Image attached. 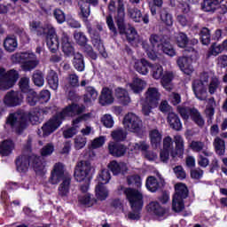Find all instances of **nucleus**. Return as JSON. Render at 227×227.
<instances>
[{
    "mask_svg": "<svg viewBox=\"0 0 227 227\" xmlns=\"http://www.w3.org/2000/svg\"><path fill=\"white\" fill-rule=\"evenodd\" d=\"M29 121L32 125L40 123V113H26L24 111L15 112L7 117L6 125L12 128L14 132H17V134H21V132L27 127Z\"/></svg>",
    "mask_w": 227,
    "mask_h": 227,
    "instance_id": "nucleus-1",
    "label": "nucleus"
},
{
    "mask_svg": "<svg viewBox=\"0 0 227 227\" xmlns=\"http://www.w3.org/2000/svg\"><path fill=\"white\" fill-rule=\"evenodd\" d=\"M86 107L82 105L73 104L69 106L66 107L60 113H59L56 116L50 119L43 127V136H50L52 134L54 130H56L61 125L63 120L68 116H75L77 114H81L84 113Z\"/></svg>",
    "mask_w": 227,
    "mask_h": 227,
    "instance_id": "nucleus-2",
    "label": "nucleus"
},
{
    "mask_svg": "<svg viewBox=\"0 0 227 227\" xmlns=\"http://www.w3.org/2000/svg\"><path fill=\"white\" fill-rule=\"evenodd\" d=\"M62 180V182H61ZM50 184L51 185H56L60 183L59 185L58 191L59 194L65 198L70 194V187L72 185V176L68 174H65V166L63 163L59 162L53 166V169L51 173V176L49 178Z\"/></svg>",
    "mask_w": 227,
    "mask_h": 227,
    "instance_id": "nucleus-3",
    "label": "nucleus"
},
{
    "mask_svg": "<svg viewBox=\"0 0 227 227\" xmlns=\"http://www.w3.org/2000/svg\"><path fill=\"white\" fill-rule=\"evenodd\" d=\"M90 4H92V6H97L98 4V0H97V4H93L90 3V1L87 0L85 2L84 0H80L79 6H80V17L84 22L88 33L90 35V38L92 40V43L94 47H96L98 50L102 52L104 51V44L102 43V41L100 40V35H98L93 28L91 27V23H90V20L88 18L90 15H91V10L90 9Z\"/></svg>",
    "mask_w": 227,
    "mask_h": 227,
    "instance_id": "nucleus-4",
    "label": "nucleus"
},
{
    "mask_svg": "<svg viewBox=\"0 0 227 227\" xmlns=\"http://www.w3.org/2000/svg\"><path fill=\"white\" fill-rule=\"evenodd\" d=\"M17 171L19 173H27L29 166L33 168L37 176H43L47 173L45 163L40 160V157L32 155L29 158L27 156H20L16 160Z\"/></svg>",
    "mask_w": 227,
    "mask_h": 227,
    "instance_id": "nucleus-5",
    "label": "nucleus"
},
{
    "mask_svg": "<svg viewBox=\"0 0 227 227\" xmlns=\"http://www.w3.org/2000/svg\"><path fill=\"white\" fill-rule=\"evenodd\" d=\"M93 171H95V169L88 160H82L77 164L74 171V178L76 182H83V184L80 185L82 192H88L90 189V175H91Z\"/></svg>",
    "mask_w": 227,
    "mask_h": 227,
    "instance_id": "nucleus-6",
    "label": "nucleus"
},
{
    "mask_svg": "<svg viewBox=\"0 0 227 227\" xmlns=\"http://www.w3.org/2000/svg\"><path fill=\"white\" fill-rule=\"evenodd\" d=\"M124 193L129 202L131 210H133V212L128 215L129 219L132 221L139 220V210L143 208V193L132 188H126Z\"/></svg>",
    "mask_w": 227,
    "mask_h": 227,
    "instance_id": "nucleus-7",
    "label": "nucleus"
},
{
    "mask_svg": "<svg viewBox=\"0 0 227 227\" xmlns=\"http://www.w3.org/2000/svg\"><path fill=\"white\" fill-rule=\"evenodd\" d=\"M11 59L12 63H21V68L24 72H31L40 64L36 55L31 51L15 53L12 55Z\"/></svg>",
    "mask_w": 227,
    "mask_h": 227,
    "instance_id": "nucleus-8",
    "label": "nucleus"
},
{
    "mask_svg": "<svg viewBox=\"0 0 227 227\" xmlns=\"http://www.w3.org/2000/svg\"><path fill=\"white\" fill-rule=\"evenodd\" d=\"M145 101L142 104V113L145 116H150L153 109H155L160 102V92L155 87H149L145 93Z\"/></svg>",
    "mask_w": 227,
    "mask_h": 227,
    "instance_id": "nucleus-9",
    "label": "nucleus"
},
{
    "mask_svg": "<svg viewBox=\"0 0 227 227\" xmlns=\"http://www.w3.org/2000/svg\"><path fill=\"white\" fill-rule=\"evenodd\" d=\"M215 74L213 73H203L200 75V81L195 80L192 84L194 95L198 100H207V97H208V92H207V88H205V82H208L215 77Z\"/></svg>",
    "mask_w": 227,
    "mask_h": 227,
    "instance_id": "nucleus-10",
    "label": "nucleus"
},
{
    "mask_svg": "<svg viewBox=\"0 0 227 227\" xmlns=\"http://www.w3.org/2000/svg\"><path fill=\"white\" fill-rule=\"evenodd\" d=\"M149 40L153 45V49H155V51H161V52H164L167 56H170V58L176 56V51L170 45L169 42L164 40V37L158 35H152Z\"/></svg>",
    "mask_w": 227,
    "mask_h": 227,
    "instance_id": "nucleus-11",
    "label": "nucleus"
},
{
    "mask_svg": "<svg viewBox=\"0 0 227 227\" xmlns=\"http://www.w3.org/2000/svg\"><path fill=\"white\" fill-rule=\"evenodd\" d=\"M19 81V72L15 69H11L6 72L3 67H0V90H10L15 86V82Z\"/></svg>",
    "mask_w": 227,
    "mask_h": 227,
    "instance_id": "nucleus-12",
    "label": "nucleus"
},
{
    "mask_svg": "<svg viewBox=\"0 0 227 227\" xmlns=\"http://www.w3.org/2000/svg\"><path fill=\"white\" fill-rule=\"evenodd\" d=\"M125 130L137 134L143 130V120L134 113H128L122 121Z\"/></svg>",
    "mask_w": 227,
    "mask_h": 227,
    "instance_id": "nucleus-13",
    "label": "nucleus"
},
{
    "mask_svg": "<svg viewBox=\"0 0 227 227\" xmlns=\"http://www.w3.org/2000/svg\"><path fill=\"white\" fill-rule=\"evenodd\" d=\"M169 155L175 159L178 155V152L175 149L173 138L167 137L163 139V149L160 153L161 162H168L169 160Z\"/></svg>",
    "mask_w": 227,
    "mask_h": 227,
    "instance_id": "nucleus-14",
    "label": "nucleus"
},
{
    "mask_svg": "<svg viewBox=\"0 0 227 227\" xmlns=\"http://www.w3.org/2000/svg\"><path fill=\"white\" fill-rule=\"evenodd\" d=\"M53 27L50 23L42 24L40 21H32L29 24L31 33H35L37 36H46Z\"/></svg>",
    "mask_w": 227,
    "mask_h": 227,
    "instance_id": "nucleus-15",
    "label": "nucleus"
},
{
    "mask_svg": "<svg viewBox=\"0 0 227 227\" xmlns=\"http://www.w3.org/2000/svg\"><path fill=\"white\" fill-rule=\"evenodd\" d=\"M23 101L24 96L22 93L14 90L7 92L4 98V103L9 107H17V106H20Z\"/></svg>",
    "mask_w": 227,
    "mask_h": 227,
    "instance_id": "nucleus-16",
    "label": "nucleus"
},
{
    "mask_svg": "<svg viewBox=\"0 0 227 227\" xmlns=\"http://www.w3.org/2000/svg\"><path fill=\"white\" fill-rule=\"evenodd\" d=\"M117 12V26L121 35L127 34V28L125 27V2L119 0Z\"/></svg>",
    "mask_w": 227,
    "mask_h": 227,
    "instance_id": "nucleus-17",
    "label": "nucleus"
},
{
    "mask_svg": "<svg viewBox=\"0 0 227 227\" xmlns=\"http://www.w3.org/2000/svg\"><path fill=\"white\" fill-rule=\"evenodd\" d=\"M177 67H179L181 72L186 75H191L194 72V67H192V59L188 57H179L177 59Z\"/></svg>",
    "mask_w": 227,
    "mask_h": 227,
    "instance_id": "nucleus-18",
    "label": "nucleus"
},
{
    "mask_svg": "<svg viewBox=\"0 0 227 227\" xmlns=\"http://www.w3.org/2000/svg\"><path fill=\"white\" fill-rule=\"evenodd\" d=\"M108 152L113 157H123L127 153V146L118 142L110 141L108 143Z\"/></svg>",
    "mask_w": 227,
    "mask_h": 227,
    "instance_id": "nucleus-19",
    "label": "nucleus"
},
{
    "mask_svg": "<svg viewBox=\"0 0 227 227\" xmlns=\"http://www.w3.org/2000/svg\"><path fill=\"white\" fill-rule=\"evenodd\" d=\"M46 41L51 52L53 54L57 52L58 49H59V40L58 39V34L56 33V28H54V27L46 35Z\"/></svg>",
    "mask_w": 227,
    "mask_h": 227,
    "instance_id": "nucleus-20",
    "label": "nucleus"
},
{
    "mask_svg": "<svg viewBox=\"0 0 227 227\" xmlns=\"http://www.w3.org/2000/svg\"><path fill=\"white\" fill-rule=\"evenodd\" d=\"M146 81L135 77L131 82L127 83V88H129L136 95L143 93L145 88H146Z\"/></svg>",
    "mask_w": 227,
    "mask_h": 227,
    "instance_id": "nucleus-21",
    "label": "nucleus"
},
{
    "mask_svg": "<svg viewBox=\"0 0 227 227\" xmlns=\"http://www.w3.org/2000/svg\"><path fill=\"white\" fill-rule=\"evenodd\" d=\"M108 168L112 171L113 175H125L129 171V166L125 162H118L113 160L108 164Z\"/></svg>",
    "mask_w": 227,
    "mask_h": 227,
    "instance_id": "nucleus-22",
    "label": "nucleus"
},
{
    "mask_svg": "<svg viewBox=\"0 0 227 227\" xmlns=\"http://www.w3.org/2000/svg\"><path fill=\"white\" fill-rule=\"evenodd\" d=\"M114 103V96H113V90L107 87L103 88L99 97V104L101 106H111Z\"/></svg>",
    "mask_w": 227,
    "mask_h": 227,
    "instance_id": "nucleus-23",
    "label": "nucleus"
},
{
    "mask_svg": "<svg viewBox=\"0 0 227 227\" xmlns=\"http://www.w3.org/2000/svg\"><path fill=\"white\" fill-rule=\"evenodd\" d=\"M134 68L141 75H146L148 74V68H152V64L146 59H135L134 60Z\"/></svg>",
    "mask_w": 227,
    "mask_h": 227,
    "instance_id": "nucleus-24",
    "label": "nucleus"
},
{
    "mask_svg": "<svg viewBox=\"0 0 227 227\" xmlns=\"http://www.w3.org/2000/svg\"><path fill=\"white\" fill-rule=\"evenodd\" d=\"M114 93L120 104H122V106H129L130 104V96H129L127 90L119 87L115 89Z\"/></svg>",
    "mask_w": 227,
    "mask_h": 227,
    "instance_id": "nucleus-25",
    "label": "nucleus"
},
{
    "mask_svg": "<svg viewBox=\"0 0 227 227\" xmlns=\"http://www.w3.org/2000/svg\"><path fill=\"white\" fill-rule=\"evenodd\" d=\"M13 150H15V144L12 140H4L0 144V155L2 157L12 155Z\"/></svg>",
    "mask_w": 227,
    "mask_h": 227,
    "instance_id": "nucleus-26",
    "label": "nucleus"
},
{
    "mask_svg": "<svg viewBox=\"0 0 227 227\" xmlns=\"http://www.w3.org/2000/svg\"><path fill=\"white\" fill-rule=\"evenodd\" d=\"M147 210L151 214H153L156 215V217H165L166 216V209L164 207H160V204L159 202L153 201L147 206Z\"/></svg>",
    "mask_w": 227,
    "mask_h": 227,
    "instance_id": "nucleus-27",
    "label": "nucleus"
},
{
    "mask_svg": "<svg viewBox=\"0 0 227 227\" xmlns=\"http://www.w3.org/2000/svg\"><path fill=\"white\" fill-rule=\"evenodd\" d=\"M162 184H164V180L162 178L159 177V179H157L155 176H149L146 180L145 185L148 191L151 192H155L159 190Z\"/></svg>",
    "mask_w": 227,
    "mask_h": 227,
    "instance_id": "nucleus-28",
    "label": "nucleus"
},
{
    "mask_svg": "<svg viewBox=\"0 0 227 227\" xmlns=\"http://www.w3.org/2000/svg\"><path fill=\"white\" fill-rule=\"evenodd\" d=\"M4 47L7 52H15L17 48L19 47V42L17 41V37L15 35H8L4 40Z\"/></svg>",
    "mask_w": 227,
    "mask_h": 227,
    "instance_id": "nucleus-29",
    "label": "nucleus"
},
{
    "mask_svg": "<svg viewBox=\"0 0 227 227\" xmlns=\"http://www.w3.org/2000/svg\"><path fill=\"white\" fill-rule=\"evenodd\" d=\"M98 97V92L94 87L89 86L86 88V93L83 96V102L87 105L93 104L97 98Z\"/></svg>",
    "mask_w": 227,
    "mask_h": 227,
    "instance_id": "nucleus-30",
    "label": "nucleus"
},
{
    "mask_svg": "<svg viewBox=\"0 0 227 227\" xmlns=\"http://www.w3.org/2000/svg\"><path fill=\"white\" fill-rule=\"evenodd\" d=\"M46 80L51 90H58L59 86V78L58 77V73H56V71L50 70L47 74Z\"/></svg>",
    "mask_w": 227,
    "mask_h": 227,
    "instance_id": "nucleus-31",
    "label": "nucleus"
},
{
    "mask_svg": "<svg viewBox=\"0 0 227 227\" xmlns=\"http://www.w3.org/2000/svg\"><path fill=\"white\" fill-rule=\"evenodd\" d=\"M175 79V74L171 71H166L161 76V84L167 91H171L173 90V85H171V81Z\"/></svg>",
    "mask_w": 227,
    "mask_h": 227,
    "instance_id": "nucleus-32",
    "label": "nucleus"
},
{
    "mask_svg": "<svg viewBox=\"0 0 227 227\" xmlns=\"http://www.w3.org/2000/svg\"><path fill=\"white\" fill-rule=\"evenodd\" d=\"M168 122L169 123L171 129L174 130H182V122L180 121V118L176 114L173 112L168 113Z\"/></svg>",
    "mask_w": 227,
    "mask_h": 227,
    "instance_id": "nucleus-33",
    "label": "nucleus"
},
{
    "mask_svg": "<svg viewBox=\"0 0 227 227\" xmlns=\"http://www.w3.org/2000/svg\"><path fill=\"white\" fill-rule=\"evenodd\" d=\"M213 146L217 155H224L226 153V143L221 137H216L213 141Z\"/></svg>",
    "mask_w": 227,
    "mask_h": 227,
    "instance_id": "nucleus-34",
    "label": "nucleus"
},
{
    "mask_svg": "<svg viewBox=\"0 0 227 227\" xmlns=\"http://www.w3.org/2000/svg\"><path fill=\"white\" fill-rule=\"evenodd\" d=\"M176 193L174 195V198H179L185 200L189 194V190L187 189V186L183 183H177L175 186Z\"/></svg>",
    "mask_w": 227,
    "mask_h": 227,
    "instance_id": "nucleus-35",
    "label": "nucleus"
},
{
    "mask_svg": "<svg viewBox=\"0 0 227 227\" xmlns=\"http://www.w3.org/2000/svg\"><path fill=\"white\" fill-rule=\"evenodd\" d=\"M190 146L193 152H197L198 153L202 152L206 157H210V155H212V153L205 150V143L201 141H192Z\"/></svg>",
    "mask_w": 227,
    "mask_h": 227,
    "instance_id": "nucleus-36",
    "label": "nucleus"
},
{
    "mask_svg": "<svg viewBox=\"0 0 227 227\" xmlns=\"http://www.w3.org/2000/svg\"><path fill=\"white\" fill-rule=\"evenodd\" d=\"M219 86H221V81H219V77H217L216 75L212 76L207 85L208 93L210 95H215V93H217Z\"/></svg>",
    "mask_w": 227,
    "mask_h": 227,
    "instance_id": "nucleus-37",
    "label": "nucleus"
},
{
    "mask_svg": "<svg viewBox=\"0 0 227 227\" xmlns=\"http://www.w3.org/2000/svg\"><path fill=\"white\" fill-rule=\"evenodd\" d=\"M160 19L166 26H173V16L169 13V11L166 8H162L160 11Z\"/></svg>",
    "mask_w": 227,
    "mask_h": 227,
    "instance_id": "nucleus-38",
    "label": "nucleus"
},
{
    "mask_svg": "<svg viewBox=\"0 0 227 227\" xmlns=\"http://www.w3.org/2000/svg\"><path fill=\"white\" fill-rule=\"evenodd\" d=\"M78 201L85 207H93V205L97 203V200H95V198H93V195L90 193L80 195L78 197Z\"/></svg>",
    "mask_w": 227,
    "mask_h": 227,
    "instance_id": "nucleus-39",
    "label": "nucleus"
},
{
    "mask_svg": "<svg viewBox=\"0 0 227 227\" xmlns=\"http://www.w3.org/2000/svg\"><path fill=\"white\" fill-rule=\"evenodd\" d=\"M96 198L100 200V201H104L109 196V191L104 184H98L95 189Z\"/></svg>",
    "mask_w": 227,
    "mask_h": 227,
    "instance_id": "nucleus-40",
    "label": "nucleus"
},
{
    "mask_svg": "<svg viewBox=\"0 0 227 227\" xmlns=\"http://www.w3.org/2000/svg\"><path fill=\"white\" fill-rule=\"evenodd\" d=\"M73 65L77 72H84V58L81 53L74 54Z\"/></svg>",
    "mask_w": 227,
    "mask_h": 227,
    "instance_id": "nucleus-41",
    "label": "nucleus"
},
{
    "mask_svg": "<svg viewBox=\"0 0 227 227\" xmlns=\"http://www.w3.org/2000/svg\"><path fill=\"white\" fill-rule=\"evenodd\" d=\"M224 0H205L202 4L203 12H214L216 6H219Z\"/></svg>",
    "mask_w": 227,
    "mask_h": 227,
    "instance_id": "nucleus-42",
    "label": "nucleus"
},
{
    "mask_svg": "<svg viewBox=\"0 0 227 227\" xmlns=\"http://www.w3.org/2000/svg\"><path fill=\"white\" fill-rule=\"evenodd\" d=\"M151 139V145L157 148L160 145V141H162V134L158 131V129H152L149 134Z\"/></svg>",
    "mask_w": 227,
    "mask_h": 227,
    "instance_id": "nucleus-43",
    "label": "nucleus"
},
{
    "mask_svg": "<svg viewBox=\"0 0 227 227\" xmlns=\"http://www.w3.org/2000/svg\"><path fill=\"white\" fill-rule=\"evenodd\" d=\"M111 137L116 143H118V141H125V139H127V131H124L121 128H118L112 131Z\"/></svg>",
    "mask_w": 227,
    "mask_h": 227,
    "instance_id": "nucleus-44",
    "label": "nucleus"
},
{
    "mask_svg": "<svg viewBox=\"0 0 227 227\" xmlns=\"http://www.w3.org/2000/svg\"><path fill=\"white\" fill-rule=\"evenodd\" d=\"M175 39L176 45L181 49H184V47L187 46V43H189V37H187V35L184 32H179L176 34Z\"/></svg>",
    "mask_w": 227,
    "mask_h": 227,
    "instance_id": "nucleus-45",
    "label": "nucleus"
},
{
    "mask_svg": "<svg viewBox=\"0 0 227 227\" xmlns=\"http://www.w3.org/2000/svg\"><path fill=\"white\" fill-rule=\"evenodd\" d=\"M174 141L176 143V152H177V155H182L184 153V137L180 135H176L174 137Z\"/></svg>",
    "mask_w": 227,
    "mask_h": 227,
    "instance_id": "nucleus-46",
    "label": "nucleus"
},
{
    "mask_svg": "<svg viewBox=\"0 0 227 227\" xmlns=\"http://www.w3.org/2000/svg\"><path fill=\"white\" fill-rule=\"evenodd\" d=\"M191 118L199 127H203L205 125V120L203 119L201 114H200L198 109L192 108Z\"/></svg>",
    "mask_w": 227,
    "mask_h": 227,
    "instance_id": "nucleus-47",
    "label": "nucleus"
},
{
    "mask_svg": "<svg viewBox=\"0 0 227 227\" xmlns=\"http://www.w3.org/2000/svg\"><path fill=\"white\" fill-rule=\"evenodd\" d=\"M152 76L153 79L159 80L161 79L162 75H164V68L160 65H152Z\"/></svg>",
    "mask_w": 227,
    "mask_h": 227,
    "instance_id": "nucleus-48",
    "label": "nucleus"
},
{
    "mask_svg": "<svg viewBox=\"0 0 227 227\" xmlns=\"http://www.w3.org/2000/svg\"><path fill=\"white\" fill-rule=\"evenodd\" d=\"M111 180V173L107 169H103L98 177L99 184L105 185V184H109Z\"/></svg>",
    "mask_w": 227,
    "mask_h": 227,
    "instance_id": "nucleus-49",
    "label": "nucleus"
},
{
    "mask_svg": "<svg viewBox=\"0 0 227 227\" xmlns=\"http://www.w3.org/2000/svg\"><path fill=\"white\" fill-rule=\"evenodd\" d=\"M33 82L35 86L42 88L45 84V80L43 79V73L41 71H35L33 74Z\"/></svg>",
    "mask_w": 227,
    "mask_h": 227,
    "instance_id": "nucleus-50",
    "label": "nucleus"
},
{
    "mask_svg": "<svg viewBox=\"0 0 227 227\" xmlns=\"http://www.w3.org/2000/svg\"><path fill=\"white\" fill-rule=\"evenodd\" d=\"M101 122L106 129H113L114 127V119L113 118V115L109 114H106L102 116Z\"/></svg>",
    "mask_w": 227,
    "mask_h": 227,
    "instance_id": "nucleus-51",
    "label": "nucleus"
},
{
    "mask_svg": "<svg viewBox=\"0 0 227 227\" xmlns=\"http://www.w3.org/2000/svg\"><path fill=\"white\" fill-rule=\"evenodd\" d=\"M128 15L134 22H139L141 20V11L137 8H128Z\"/></svg>",
    "mask_w": 227,
    "mask_h": 227,
    "instance_id": "nucleus-52",
    "label": "nucleus"
},
{
    "mask_svg": "<svg viewBox=\"0 0 227 227\" xmlns=\"http://www.w3.org/2000/svg\"><path fill=\"white\" fill-rule=\"evenodd\" d=\"M133 150L135 152H143V154L148 151L150 145L145 141H140L132 145Z\"/></svg>",
    "mask_w": 227,
    "mask_h": 227,
    "instance_id": "nucleus-53",
    "label": "nucleus"
},
{
    "mask_svg": "<svg viewBox=\"0 0 227 227\" xmlns=\"http://www.w3.org/2000/svg\"><path fill=\"white\" fill-rule=\"evenodd\" d=\"M184 199L173 198L172 200V208L174 212H182L184 210Z\"/></svg>",
    "mask_w": 227,
    "mask_h": 227,
    "instance_id": "nucleus-54",
    "label": "nucleus"
},
{
    "mask_svg": "<svg viewBox=\"0 0 227 227\" xmlns=\"http://www.w3.org/2000/svg\"><path fill=\"white\" fill-rule=\"evenodd\" d=\"M54 153V144L48 143L41 149V155L43 157H49Z\"/></svg>",
    "mask_w": 227,
    "mask_h": 227,
    "instance_id": "nucleus-55",
    "label": "nucleus"
},
{
    "mask_svg": "<svg viewBox=\"0 0 227 227\" xmlns=\"http://www.w3.org/2000/svg\"><path fill=\"white\" fill-rule=\"evenodd\" d=\"M86 143H88V139L86 138V137L77 136L74 138V148L76 150H82V148H84L86 146Z\"/></svg>",
    "mask_w": 227,
    "mask_h": 227,
    "instance_id": "nucleus-56",
    "label": "nucleus"
},
{
    "mask_svg": "<svg viewBox=\"0 0 227 227\" xmlns=\"http://www.w3.org/2000/svg\"><path fill=\"white\" fill-rule=\"evenodd\" d=\"M223 51H224V48H223V45L219 43H213L209 48L208 54L209 56H219V54H221Z\"/></svg>",
    "mask_w": 227,
    "mask_h": 227,
    "instance_id": "nucleus-57",
    "label": "nucleus"
},
{
    "mask_svg": "<svg viewBox=\"0 0 227 227\" xmlns=\"http://www.w3.org/2000/svg\"><path fill=\"white\" fill-rule=\"evenodd\" d=\"M177 111L179 114H181L183 120H187L190 116H192V108L178 106Z\"/></svg>",
    "mask_w": 227,
    "mask_h": 227,
    "instance_id": "nucleus-58",
    "label": "nucleus"
},
{
    "mask_svg": "<svg viewBox=\"0 0 227 227\" xmlns=\"http://www.w3.org/2000/svg\"><path fill=\"white\" fill-rule=\"evenodd\" d=\"M200 38L203 45L210 43V30L207 27L202 28L200 31Z\"/></svg>",
    "mask_w": 227,
    "mask_h": 227,
    "instance_id": "nucleus-59",
    "label": "nucleus"
},
{
    "mask_svg": "<svg viewBox=\"0 0 227 227\" xmlns=\"http://www.w3.org/2000/svg\"><path fill=\"white\" fill-rule=\"evenodd\" d=\"M127 180L129 185H135V187H141L143 184L141 181V176L138 175L129 176H128Z\"/></svg>",
    "mask_w": 227,
    "mask_h": 227,
    "instance_id": "nucleus-60",
    "label": "nucleus"
},
{
    "mask_svg": "<svg viewBox=\"0 0 227 227\" xmlns=\"http://www.w3.org/2000/svg\"><path fill=\"white\" fill-rule=\"evenodd\" d=\"M125 35L128 42L129 43H132L135 40H137V32L136 31L135 27H129V28H127Z\"/></svg>",
    "mask_w": 227,
    "mask_h": 227,
    "instance_id": "nucleus-61",
    "label": "nucleus"
},
{
    "mask_svg": "<svg viewBox=\"0 0 227 227\" xmlns=\"http://www.w3.org/2000/svg\"><path fill=\"white\" fill-rule=\"evenodd\" d=\"M27 101L29 106H36V103L38 102V95H36V92L34 90L27 92Z\"/></svg>",
    "mask_w": 227,
    "mask_h": 227,
    "instance_id": "nucleus-62",
    "label": "nucleus"
},
{
    "mask_svg": "<svg viewBox=\"0 0 227 227\" xmlns=\"http://www.w3.org/2000/svg\"><path fill=\"white\" fill-rule=\"evenodd\" d=\"M74 36L75 42H77L79 45H86V43L88 42V38L86 37V35H84V33L75 32Z\"/></svg>",
    "mask_w": 227,
    "mask_h": 227,
    "instance_id": "nucleus-63",
    "label": "nucleus"
},
{
    "mask_svg": "<svg viewBox=\"0 0 227 227\" xmlns=\"http://www.w3.org/2000/svg\"><path fill=\"white\" fill-rule=\"evenodd\" d=\"M67 83L72 86V88H77L79 86V76L75 74H71L67 76Z\"/></svg>",
    "mask_w": 227,
    "mask_h": 227,
    "instance_id": "nucleus-64",
    "label": "nucleus"
}]
</instances>
